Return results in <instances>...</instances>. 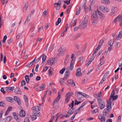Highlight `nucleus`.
I'll return each instance as SVG.
<instances>
[{
  "label": "nucleus",
  "mask_w": 122,
  "mask_h": 122,
  "mask_svg": "<svg viewBox=\"0 0 122 122\" xmlns=\"http://www.w3.org/2000/svg\"><path fill=\"white\" fill-rule=\"evenodd\" d=\"M111 102H108L106 105L107 109H105L103 112V115L105 116L108 117L109 113V112L111 110Z\"/></svg>",
  "instance_id": "obj_1"
},
{
  "label": "nucleus",
  "mask_w": 122,
  "mask_h": 122,
  "mask_svg": "<svg viewBox=\"0 0 122 122\" xmlns=\"http://www.w3.org/2000/svg\"><path fill=\"white\" fill-rule=\"evenodd\" d=\"M93 14L95 16H97V17L98 16H101L102 14L98 10H95L93 12Z\"/></svg>",
  "instance_id": "obj_10"
},
{
  "label": "nucleus",
  "mask_w": 122,
  "mask_h": 122,
  "mask_svg": "<svg viewBox=\"0 0 122 122\" xmlns=\"http://www.w3.org/2000/svg\"><path fill=\"white\" fill-rule=\"evenodd\" d=\"M74 102L72 101V102L69 105V106L70 107L71 106V109H72V110H73V107L74 106Z\"/></svg>",
  "instance_id": "obj_38"
},
{
  "label": "nucleus",
  "mask_w": 122,
  "mask_h": 122,
  "mask_svg": "<svg viewBox=\"0 0 122 122\" xmlns=\"http://www.w3.org/2000/svg\"><path fill=\"white\" fill-rule=\"evenodd\" d=\"M95 1V0H90V6L89 7V8H90L89 9V11H90L91 10V5L94 4V3Z\"/></svg>",
  "instance_id": "obj_27"
},
{
  "label": "nucleus",
  "mask_w": 122,
  "mask_h": 122,
  "mask_svg": "<svg viewBox=\"0 0 122 122\" xmlns=\"http://www.w3.org/2000/svg\"><path fill=\"white\" fill-rule=\"evenodd\" d=\"M12 117L10 116L6 117L4 119V122H9L12 119Z\"/></svg>",
  "instance_id": "obj_19"
},
{
  "label": "nucleus",
  "mask_w": 122,
  "mask_h": 122,
  "mask_svg": "<svg viewBox=\"0 0 122 122\" xmlns=\"http://www.w3.org/2000/svg\"><path fill=\"white\" fill-rule=\"evenodd\" d=\"M41 114V113L40 112H37L34 115L32 116V117L34 120H35L37 119V117H39Z\"/></svg>",
  "instance_id": "obj_14"
},
{
  "label": "nucleus",
  "mask_w": 122,
  "mask_h": 122,
  "mask_svg": "<svg viewBox=\"0 0 122 122\" xmlns=\"http://www.w3.org/2000/svg\"><path fill=\"white\" fill-rule=\"evenodd\" d=\"M113 44V43L112 41V40H111L108 42V46H110L111 47Z\"/></svg>",
  "instance_id": "obj_42"
},
{
  "label": "nucleus",
  "mask_w": 122,
  "mask_h": 122,
  "mask_svg": "<svg viewBox=\"0 0 122 122\" xmlns=\"http://www.w3.org/2000/svg\"><path fill=\"white\" fill-rule=\"evenodd\" d=\"M118 97V95H116L114 97H113V98H112V100H114L116 99H117Z\"/></svg>",
  "instance_id": "obj_56"
},
{
  "label": "nucleus",
  "mask_w": 122,
  "mask_h": 122,
  "mask_svg": "<svg viewBox=\"0 0 122 122\" xmlns=\"http://www.w3.org/2000/svg\"><path fill=\"white\" fill-rule=\"evenodd\" d=\"M67 82L70 84L71 86L73 87L75 85V83L73 82V80L72 79L68 80Z\"/></svg>",
  "instance_id": "obj_20"
},
{
  "label": "nucleus",
  "mask_w": 122,
  "mask_h": 122,
  "mask_svg": "<svg viewBox=\"0 0 122 122\" xmlns=\"http://www.w3.org/2000/svg\"><path fill=\"white\" fill-rule=\"evenodd\" d=\"M65 69H66L65 68H63L61 70H60V73L61 74H63Z\"/></svg>",
  "instance_id": "obj_44"
},
{
  "label": "nucleus",
  "mask_w": 122,
  "mask_h": 122,
  "mask_svg": "<svg viewBox=\"0 0 122 122\" xmlns=\"http://www.w3.org/2000/svg\"><path fill=\"white\" fill-rule=\"evenodd\" d=\"M21 86H25V80H22L21 82Z\"/></svg>",
  "instance_id": "obj_49"
},
{
  "label": "nucleus",
  "mask_w": 122,
  "mask_h": 122,
  "mask_svg": "<svg viewBox=\"0 0 122 122\" xmlns=\"http://www.w3.org/2000/svg\"><path fill=\"white\" fill-rule=\"evenodd\" d=\"M107 74L106 73H105V74L104 75V76H103V77L102 79H103V80H106V78H107Z\"/></svg>",
  "instance_id": "obj_58"
},
{
  "label": "nucleus",
  "mask_w": 122,
  "mask_h": 122,
  "mask_svg": "<svg viewBox=\"0 0 122 122\" xmlns=\"http://www.w3.org/2000/svg\"><path fill=\"white\" fill-rule=\"evenodd\" d=\"M45 87V86L44 84H43L39 87V89H40L41 90H43Z\"/></svg>",
  "instance_id": "obj_36"
},
{
  "label": "nucleus",
  "mask_w": 122,
  "mask_h": 122,
  "mask_svg": "<svg viewBox=\"0 0 122 122\" xmlns=\"http://www.w3.org/2000/svg\"><path fill=\"white\" fill-rule=\"evenodd\" d=\"M119 37H120V38L122 37V31H120L119 32V34L118 35Z\"/></svg>",
  "instance_id": "obj_59"
},
{
  "label": "nucleus",
  "mask_w": 122,
  "mask_h": 122,
  "mask_svg": "<svg viewBox=\"0 0 122 122\" xmlns=\"http://www.w3.org/2000/svg\"><path fill=\"white\" fill-rule=\"evenodd\" d=\"M81 10V9L80 8V7H79V9H77V10L76 12V15H78L80 12V11Z\"/></svg>",
  "instance_id": "obj_40"
},
{
  "label": "nucleus",
  "mask_w": 122,
  "mask_h": 122,
  "mask_svg": "<svg viewBox=\"0 0 122 122\" xmlns=\"http://www.w3.org/2000/svg\"><path fill=\"white\" fill-rule=\"evenodd\" d=\"M98 118L101 122H105L106 119L104 117L102 114H100L98 116Z\"/></svg>",
  "instance_id": "obj_13"
},
{
  "label": "nucleus",
  "mask_w": 122,
  "mask_h": 122,
  "mask_svg": "<svg viewBox=\"0 0 122 122\" xmlns=\"http://www.w3.org/2000/svg\"><path fill=\"white\" fill-rule=\"evenodd\" d=\"M33 65V64L31 62L29 63L26 66L27 67H29Z\"/></svg>",
  "instance_id": "obj_50"
},
{
  "label": "nucleus",
  "mask_w": 122,
  "mask_h": 122,
  "mask_svg": "<svg viewBox=\"0 0 122 122\" xmlns=\"http://www.w3.org/2000/svg\"><path fill=\"white\" fill-rule=\"evenodd\" d=\"M81 69L80 68H78L76 71V75L77 76L79 77L81 76L82 74L81 72Z\"/></svg>",
  "instance_id": "obj_11"
},
{
  "label": "nucleus",
  "mask_w": 122,
  "mask_h": 122,
  "mask_svg": "<svg viewBox=\"0 0 122 122\" xmlns=\"http://www.w3.org/2000/svg\"><path fill=\"white\" fill-rule=\"evenodd\" d=\"M80 36V35L79 34H78L76 35L74 37H73V38L74 39H76L78 38Z\"/></svg>",
  "instance_id": "obj_52"
},
{
  "label": "nucleus",
  "mask_w": 122,
  "mask_h": 122,
  "mask_svg": "<svg viewBox=\"0 0 122 122\" xmlns=\"http://www.w3.org/2000/svg\"><path fill=\"white\" fill-rule=\"evenodd\" d=\"M55 60V58H50L48 60L47 62L49 64L51 65L53 64H54Z\"/></svg>",
  "instance_id": "obj_15"
},
{
  "label": "nucleus",
  "mask_w": 122,
  "mask_h": 122,
  "mask_svg": "<svg viewBox=\"0 0 122 122\" xmlns=\"http://www.w3.org/2000/svg\"><path fill=\"white\" fill-rule=\"evenodd\" d=\"M13 114L14 117V118L18 122H19L20 121V118L18 117V115L15 113L13 112Z\"/></svg>",
  "instance_id": "obj_12"
},
{
  "label": "nucleus",
  "mask_w": 122,
  "mask_h": 122,
  "mask_svg": "<svg viewBox=\"0 0 122 122\" xmlns=\"http://www.w3.org/2000/svg\"><path fill=\"white\" fill-rule=\"evenodd\" d=\"M14 89V87H6L5 88V90L7 91L10 92L12 91Z\"/></svg>",
  "instance_id": "obj_16"
},
{
  "label": "nucleus",
  "mask_w": 122,
  "mask_h": 122,
  "mask_svg": "<svg viewBox=\"0 0 122 122\" xmlns=\"http://www.w3.org/2000/svg\"><path fill=\"white\" fill-rule=\"evenodd\" d=\"M88 20V16H86L79 26V28L83 30L86 28L87 23Z\"/></svg>",
  "instance_id": "obj_2"
},
{
  "label": "nucleus",
  "mask_w": 122,
  "mask_h": 122,
  "mask_svg": "<svg viewBox=\"0 0 122 122\" xmlns=\"http://www.w3.org/2000/svg\"><path fill=\"white\" fill-rule=\"evenodd\" d=\"M46 55L43 54L42 57V63H43L44 61H45L46 59Z\"/></svg>",
  "instance_id": "obj_39"
},
{
  "label": "nucleus",
  "mask_w": 122,
  "mask_h": 122,
  "mask_svg": "<svg viewBox=\"0 0 122 122\" xmlns=\"http://www.w3.org/2000/svg\"><path fill=\"white\" fill-rule=\"evenodd\" d=\"M64 80L63 78H61V79L60 83L61 85H63L64 84Z\"/></svg>",
  "instance_id": "obj_51"
},
{
  "label": "nucleus",
  "mask_w": 122,
  "mask_h": 122,
  "mask_svg": "<svg viewBox=\"0 0 122 122\" xmlns=\"http://www.w3.org/2000/svg\"><path fill=\"white\" fill-rule=\"evenodd\" d=\"M102 3L105 4H109L110 3V2L108 0H101Z\"/></svg>",
  "instance_id": "obj_28"
},
{
  "label": "nucleus",
  "mask_w": 122,
  "mask_h": 122,
  "mask_svg": "<svg viewBox=\"0 0 122 122\" xmlns=\"http://www.w3.org/2000/svg\"><path fill=\"white\" fill-rule=\"evenodd\" d=\"M63 88L62 90H60L58 92V96H59L60 97L61 95V93L62 92L63 90Z\"/></svg>",
  "instance_id": "obj_46"
},
{
  "label": "nucleus",
  "mask_w": 122,
  "mask_h": 122,
  "mask_svg": "<svg viewBox=\"0 0 122 122\" xmlns=\"http://www.w3.org/2000/svg\"><path fill=\"white\" fill-rule=\"evenodd\" d=\"M25 80L26 81V83L27 84L29 83L30 79L28 76L27 75H26L25 76Z\"/></svg>",
  "instance_id": "obj_34"
},
{
  "label": "nucleus",
  "mask_w": 122,
  "mask_h": 122,
  "mask_svg": "<svg viewBox=\"0 0 122 122\" xmlns=\"http://www.w3.org/2000/svg\"><path fill=\"white\" fill-rule=\"evenodd\" d=\"M6 99L7 101L10 102H13L14 100L13 98L11 97H7L6 98Z\"/></svg>",
  "instance_id": "obj_29"
},
{
  "label": "nucleus",
  "mask_w": 122,
  "mask_h": 122,
  "mask_svg": "<svg viewBox=\"0 0 122 122\" xmlns=\"http://www.w3.org/2000/svg\"><path fill=\"white\" fill-rule=\"evenodd\" d=\"M104 40H101L100 41V42L99 43V44H100L101 46H102L103 44L104 43Z\"/></svg>",
  "instance_id": "obj_62"
},
{
  "label": "nucleus",
  "mask_w": 122,
  "mask_h": 122,
  "mask_svg": "<svg viewBox=\"0 0 122 122\" xmlns=\"http://www.w3.org/2000/svg\"><path fill=\"white\" fill-rule=\"evenodd\" d=\"M70 58V57L69 55H67L65 60L64 62H65V63L68 62Z\"/></svg>",
  "instance_id": "obj_25"
},
{
  "label": "nucleus",
  "mask_w": 122,
  "mask_h": 122,
  "mask_svg": "<svg viewBox=\"0 0 122 122\" xmlns=\"http://www.w3.org/2000/svg\"><path fill=\"white\" fill-rule=\"evenodd\" d=\"M21 35V34L20 33H19L18 35L16 37V38L18 40L19 39L20 36Z\"/></svg>",
  "instance_id": "obj_53"
},
{
  "label": "nucleus",
  "mask_w": 122,
  "mask_h": 122,
  "mask_svg": "<svg viewBox=\"0 0 122 122\" xmlns=\"http://www.w3.org/2000/svg\"><path fill=\"white\" fill-rule=\"evenodd\" d=\"M117 9L115 7H113L112 9V11L111 13L110 14V15L112 16L115 15L116 13L117 12Z\"/></svg>",
  "instance_id": "obj_8"
},
{
  "label": "nucleus",
  "mask_w": 122,
  "mask_h": 122,
  "mask_svg": "<svg viewBox=\"0 0 122 122\" xmlns=\"http://www.w3.org/2000/svg\"><path fill=\"white\" fill-rule=\"evenodd\" d=\"M86 104V103L85 102H84L81 104V107L78 108L77 109H78L80 111V110L81 109L82 107Z\"/></svg>",
  "instance_id": "obj_33"
},
{
  "label": "nucleus",
  "mask_w": 122,
  "mask_h": 122,
  "mask_svg": "<svg viewBox=\"0 0 122 122\" xmlns=\"http://www.w3.org/2000/svg\"><path fill=\"white\" fill-rule=\"evenodd\" d=\"M77 21V20L76 19H75L73 22V26H75L76 25V22Z\"/></svg>",
  "instance_id": "obj_60"
},
{
  "label": "nucleus",
  "mask_w": 122,
  "mask_h": 122,
  "mask_svg": "<svg viewBox=\"0 0 122 122\" xmlns=\"http://www.w3.org/2000/svg\"><path fill=\"white\" fill-rule=\"evenodd\" d=\"M76 96L79 98H81L84 97V96L83 95L81 92H79L76 95Z\"/></svg>",
  "instance_id": "obj_24"
},
{
  "label": "nucleus",
  "mask_w": 122,
  "mask_h": 122,
  "mask_svg": "<svg viewBox=\"0 0 122 122\" xmlns=\"http://www.w3.org/2000/svg\"><path fill=\"white\" fill-rule=\"evenodd\" d=\"M17 103L19 105H20L21 103L20 98L18 97L15 96L14 97V99Z\"/></svg>",
  "instance_id": "obj_18"
},
{
  "label": "nucleus",
  "mask_w": 122,
  "mask_h": 122,
  "mask_svg": "<svg viewBox=\"0 0 122 122\" xmlns=\"http://www.w3.org/2000/svg\"><path fill=\"white\" fill-rule=\"evenodd\" d=\"M2 24V20L1 17H0V28L1 27Z\"/></svg>",
  "instance_id": "obj_57"
},
{
  "label": "nucleus",
  "mask_w": 122,
  "mask_h": 122,
  "mask_svg": "<svg viewBox=\"0 0 122 122\" xmlns=\"http://www.w3.org/2000/svg\"><path fill=\"white\" fill-rule=\"evenodd\" d=\"M100 16V19L101 20H103L105 18V15L103 14Z\"/></svg>",
  "instance_id": "obj_43"
},
{
  "label": "nucleus",
  "mask_w": 122,
  "mask_h": 122,
  "mask_svg": "<svg viewBox=\"0 0 122 122\" xmlns=\"http://www.w3.org/2000/svg\"><path fill=\"white\" fill-rule=\"evenodd\" d=\"M73 93L71 92L67 93L66 95V98L65 99V103H67L69 101L71 97L73 95Z\"/></svg>",
  "instance_id": "obj_6"
},
{
  "label": "nucleus",
  "mask_w": 122,
  "mask_h": 122,
  "mask_svg": "<svg viewBox=\"0 0 122 122\" xmlns=\"http://www.w3.org/2000/svg\"><path fill=\"white\" fill-rule=\"evenodd\" d=\"M54 46H55V44H53V45H52L51 46V47H50V49H49V51H50V49H51V51L52 50H53L54 48Z\"/></svg>",
  "instance_id": "obj_48"
},
{
  "label": "nucleus",
  "mask_w": 122,
  "mask_h": 122,
  "mask_svg": "<svg viewBox=\"0 0 122 122\" xmlns=\"http://www.w3.org/2000/svg\"><path fill=\"white\" fill-rule=\"evenodd\" d=\"M91 21L93 24L94 25L97 23L98 18L97 16L92 15L91 16Z\"/></svg>",
  "instance_id": "obj_4"
},
{
  "label": "nucleus",
  "mask_w": 122,
  "mask_h": 122,
  "mask_svg": "<svg viewBox=\"0 0 122 122\" xmlns=\"http://www.w3.org/2000/svg\"><path fill=\"white\" fill-rule=\"evenodd\" d=\"M7 38V36L6 35H5L3 37V40L2 41V42L3 43H5L6 39Z\"/></svg>",
  "instance_id": "obj_45"
},
{
  "label": "nucleus",
  "mask_w": 122,
  "mask_h": 122,
  "mask_svg": "<svg viewBox=\"0 0 122 122\" xmlns=\"http://www.w3.org/2000/svg\"><path fill=\"white\" fill-rule=\"evenodd\" d=\"M28 2H26L24 7L23 9H25V11H26V10L28 8Z\"/></svg>",
  "instance_id": "obj_35"
},
{
  "label": "nucleus",
  "mask_w": 122,
  "mask_h": 122,
  "mask_svg": "<svg viewBox=\"0 0 122 122\" xmlns=\"http://www.w3.org/2000/svg\"><path fill=\"white\" fill-rule=\"evenodd\" d=\"M66 70V71L65 73V76L67 77L70 74V71H69L68 70V68Z\"/></svg>",
  "instance_id": "obj_31"
},
{
  "label": "nucleus",
  "mask_w": 122,
  "mask_h": 122,
  "mask_svg": "<svg viewBox=\"0 0 122 122\" xmlns=\"http://www.w3.org/2000/svg\"><path fill=\"white\" fill-rule=\"evenodd\" d=\"M98 111V109H95L92 111V113L93 114L97 112Z\"/></svg>",
  "instance_id": "obj_61"
},
{
  "label": "nucleus",
  "mask_w": 122,
  "mask_h": 122,
  "mask_svg": "<svg viewBox=\"0 0 122 122\" xmlns=\"http://www.w3.org/2000/svg\"><path fill=\"white\" fill-rule=\"evenodd\" d=\"M24 98L25 103L27 107H28V99L27 97L25 95L24 96Z\"/></svg>",
  "instance_id": "obj_22"
},
{
  "label": "nucleus",
  "mask_w": 122,
  "mask_h": 122,
  "mask_svg": "<svg viewBox=\"0 0 122 122\" xmlns=\"http://www.w3.org/2000/svg\"><path fill=\"white\" fill-rule=\"evenodd\" d=\"M74 62V60L73 59H72L70 63V69L71 70H72L73 68V64Z\"/></svg>",
  "instance_id": "obj_21"
},
{
  "label": "nucleus",
  "mask_w": 122,
  "mask_h": 122,
  "mask_svg": "<svg viewBox=\"0 0 122 122\" xmlns=\"http://www.w3.org/2000/svg\"><path fill=\"white\" fill-rule=\"evenodd\" d=\"M100 10L103 12L107 13L109 11V9L107 7L103 6H100L99 7Z\"/></svg>",
  "instance_id": "obj_7"
},
{
  "label": "nucleus",
  "mask_w": 122,
  "mask_h": 122,
  "mask_svg": "<svg viewBox=\"0 0 122 122\" xmlns=\"http://www.w3.org/2000/svg\"><path fill=\"white\" fill-rule=\"evenodd\" d=\"M61 21V19L60 18H59L57 21L56 22L55 24L56 25H58L60 23Z\"/></svg>",
  "instance_id": "obj_37"
},
{
  "label": "nucleus",
  "mask_w": 122,
  "mask_h": 122,
  "mask_svg": "<svg viewBox=\"0 0 122 122\" xmlns=\"http://www.w3.org/2000/svg\"><path fill=\"white\" fill-rule=\"evenodd\" d=\"M119 21V25L122 26V15L120 14L113 20V22H115L117 21Z\"/></svg>",
  "instance_id": "obj_5"
},
{
  "label": "nucleus",
  "mask_w": 122,
  "mask_h": 122,
  "mask_svg": "<svg viewBox=\"0 0 122 122\" xmlns=\"http://www.w3.org/2000/svg\"><path fill=\"white\" fill-rule=\"evenodd\" d=\"M31 18V16L30 15H28L27 16V18L26 19L25 22V24H27L29 21L30 19Z\"/></svg>",
  "instance_id": "obj_32"
},
{
  "label": "nucleus",
  "mask_w": 122,
  "mask_h": 122,
  "mask_svg": "<svg viewBox=\"0 0 122 122\" xmlns=\"http://www.w3.org/2000/svg\"><path fill=\"white\" fill-rule=\"evenodd\" d=\"M120 43V42H118L116 43L115 44V47L116 48H118V46L119 44Z\"/></svg>",
  "instance_id": "obj_63"
},
{
  "label": "nucleus",
  "mask_w": 122,
  "mask_h": 122,
  "mask_svg": "<svg viewBox=\"0 0 122 122\" xmlns=\"http://www.w3.org/2000/svg\"><path fill=\"white\" fill-rule=\"evenodd\" d=\"M24 122H30L28 118L27 117L25 118L24 119Z\"/></svg>",
  "instance_id": "obj_64"
},
{
  "label": "nucleus",
  "mask_w": 122,
  "mask_h": 122,
  "mask_svg": "<svg viewBox=\"0 0 122 122\" xmlns=\"http://www.w3.org/2000/svg\"><path fill=\"white\" fill-rule=\"evenodd\" d=\"M60 97L59 96H58V97L57 99H55L53 102V105H54V104L56 103L58 101H59V100L60 99Z\"/></svg>",
  "instance_id": "obj_30"
},
{
  "label": "nucleus",
  "mask_w": 122,
  "mask_h": 122,
  "mask_svg": "<svg viewBox=\"0 0 122 122\" xmlns=\"http://www.w3.org/2000/svg\"><path fill=\"white\" fill-rule=\"evenodd\" d=\"M14 92L16 94H21V91L20 89L18 87H16L15 89Z\"/></svg>",
  "instance_id": "obj_17"
},
{
  "label": "nucleus",
  "mask_w": 122,
  "mask_h": 122,
  "mask_svg": "<svg viewBox=\"0 0 122 122\" xmlns=\"http://www.w3.org/2000/svg\"><path fill=\"white\" fill-rule=\"evenodd\" d=\"M6 106V104L5 103H4L2 101L0 102V106L4 107H5Z\"/></svg>",
  "instance_id": "obj_41"
},
{
  "label": "nucleus",
  "mask_w": 122,
  "mask_h": 122,
  "mask_svg": "<svg viewBox=\"0 0 122 122\" xmlns=\"http://www.w3.org/2000/svg\"><path fill=\"white\" fill-rule=\"evenodd\" d=\"M97 101L99 108L101 109H103L105 107V103L104 101L101 98H98Z\"/></svg>",
  "instance_id": "obj_3"
},
{
  "label": "nucleus",
  "mask_w": 122,
  "mask_h": 122,
  "mask_svg": "<svg viewBox=\"0 0 122 122\" xmlns=\"http://www.w3.org/2000/svg\"><path fill=\"white\" fill-rule=\"evenodd\" d=\"M64 48V47H61L59 49L58 55L59 56L62 55L64 54L65 52Z\"/></svg>",
  "instance_id": "obj_9"
},
{
  "label": "nucleus",
  "mask_w": 122,
  "mask_h": 122,
  "mask_svg": "<svg viewBox=\"0 0 122 122\" xmlns=\"http://www.w3.org/2000/svg\"><path fill=\"white\" fill-rule=\"evenodd\" d=\"M73 110H72V109L71 108L68 111V112H69V113L71 114L73 112V111H72Z\"/></svg>",
  "instance_id": "obj_55"
},
{
  "label": "nucleus",
  "mask_w": 122,
  "mask_h": 122,
  "mask_svg": "<svg viewBox=\"0 0 122 122\" xmlns=\"http://www.w3.org/2000/svg\"><path fill=\"white\" fill-rule=\"evenodd\" d=\"M40 107L38 106H35L34 107H32L31 109L33 110L40 111Z\"/></svg>",
  "instance_id": "obj_26"
},
{
  "label": "nucleus",
  "mask_w": 122,
  "mask_h": 122,
  "mask_svg": "<svg viewBox=\"0 0 122 122\" xmlns=\"http://www.w3.org/2000/svg\"><path fill=\"white\" fill-rule=\"evenodd\" d=\"M20 115L21 117H24L25 115V111L23 110H21L20 112Z\"/></svg>",
  "instance_id": "obj_23"
},
{
  "label": "nucleus",
  "mask_w": 122,
  "mask_h": 122,
  "mask_svg": "<svg viewBox=\"0 0 122 122\" xmlns=\"http://www.w3.org/2000/svg\"><path fill=\"white\" fill-rule=\"evenodd\" d=\"M4 87H2L0 89V91L1 92H3V94H5V91H4Z\"/></svg>",
  "instance_id": "obj_47"
},
{
  "label": "nucleus",
  "mask_w": 122,
  "mask_h": 122,
  "mask_svg": "<svg viewBox=\"0 0 122 122\" xmlns=\"http://www.w3.org/2000/svg\"><path fill=\"white\" fill-rule=\"evenodd\" d=\"M102 92H101L98 94L97 95V97L100 98L102 96Z\"/></svg>",
  "instance_id": "obj_54"
}]
</instances>
